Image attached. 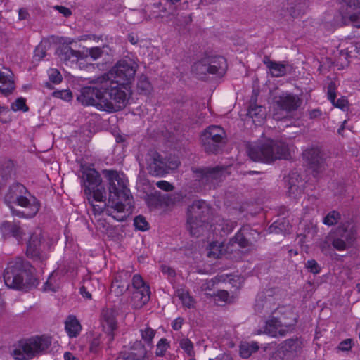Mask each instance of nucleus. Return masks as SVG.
I'll use <instances>...</instances> for the list:
<instances>
[{"instance_id": "393cba45", "label": "nucleus", "mask_w": 360, "mask_h": 360, "mask_svg": "<svg viewBox=\"0 0 360 360\" xmlns=\"http://www.w3.org/2000/svg\"><path fill=\"white\" fill-rule=\"evenodd\" d=\"M335 90L336 88L335 84L330 83L328 86V98L332 103L333 105L342 110H345L347 107V99L345 96H341L336 101Z\"/></svg>"}, {"instance_id": "ddd939ff", "label": "nucleus", "mask_w": 360, "mask_h": 360, "mask_svg": "<svg viewBox=\"0 0 360 360\" xmlns=\"http://www.w3.org/2000/svg\"><path fill=\"white\" fill-rule=\"evenodd\" d=\"M357 236L354 226H347L339 229V236L333 241V246L339 251H342L352 247Z\"/></svg>"}, {"instance_id": "864d4df0", "label": "nucleus", "mask_w": 360, "mask_h": 360, "mask_svg": "<svg viewBox=\"0 0 360 360\" xmlns=\"http://www.w3.org/2000/svg\"><path fill=\"white\" fill-rule=\"evenodd\" d=\"M233 243H237L240 248H245L249 245V243L245 238V236L242 231L238 232L233 239Z\"/></svg>"}, {"instance_id": "f8f14e48", "label": "nucleus", "mask_w": 360, "mask_h": 360, "mask_svg": "<svg viewBox=\"0 0 360 360\" xmlns=\"http://www.w3.org/2000/svg\"><path fill=\"white\" fill-rule=\"evenodd\" d=\"M195 178L203 184H211L215 186L228 174L221 167L199 169L194 171Z\"/></svg>"}, {"instance_id": "a878e982", "label": "nucleus", "mask_w": 360, "mask_h": 360, "mask_svg": "<svg viewBox=\"0 0 360 360\" xmlns=\"http://www.w3.org/2000/svg\"><path fill=\"white\" fill-rule=\"evenodd\" d=\"M65 328L67 333L70 338L76 337L82 329L79 321L73 315H70L67 318L65 322Z\"/></svg>"}, {"instance_id": "774afa93", "label": "nucleus", "mask_w": 360, "mask_h": 360, "mask_svg": "<svg viewBox=\"0 0 360 360\" xmlns=\"http://www.w3.org/2000/svg\"><path fill=\"white\" fill-rule=\"evenodd\" d=\"M98 346V342L97 340H94L91 346V350L93 352H96V347Z\"/></svg>"}, {"instance_id": "13d9d810", "label": "nucleus", "mask_w": 360, "mask_h": 360, "mask_svg": "<svg viewBox=\"0 0 360 360\" xmlns=\"http://www.w3.org/2000/svg\"><path fill=\"white\" fill-rule=\"evenodd\" d=\"M352 347V340L350 339H347L342 342H341L339 345V349L342 351H348Z\"/></svg>"}, {"instance_id": "7c9ffc66", "label": "nucleus", "mask_w": 360, "mask_h": 360, "mask_svg": "<svg viewBox=\"0 0 360 360\" xmlns=\"http://www.w3.org/2000/svg\"><path fill=\"white\" fill-rule=\"evenodd\" d=\"M226 252L224 243L214 242L210 244L207 249V257L210 258H219Z\"/></svg>"}, {"instance_id": "5701e85b", "label": "nucleus", "mask_w": 360, "mask_h": 360, "mask_svg": "<svg viewBox=\"0 0 360 360\" xmlns=\"http://www.w3.org/2000/svg\"><path fill=\"white\" fill-rule=\"evenodd\" d=\"M0 231L4 238L13 236L18 240L22 238V231L21 228L8 221H4L1 224Z\"/></svg>"}, {"instance_id": "1a4fd4ad", "label": "nucleus", "mask_w": 360, "mask_h": 360, "mask_svg": "<svg viewBox=\"0 0 360 360\" xmlns=\"http://www.w3.org/2000/svg\"><path fill=\"white\" fill-rule=\"evenodd\" d=\"M146 169L150 174L155 176H161L168 172L169 169H175L179 165V162H169L167 165L160 155L155 151L150 150L146 156Z\"/></svg>"}, {"instance_id": "c9c22d12", "label": "nucleus", "mask_w": 360, "mask_h": 360, "mask_svg": "<svg viewBox=\"0 0 360 360\" xmlns=\"http://www.w3.org/2000/svg\"><path fill=\"white\" fill-rule=\"evenodd\" d=\"M179 347L184 351L188 356L193 357L195 354L193 342L188 338H181L179 340Z\"/></svg>"}, {"instance_id": "cd10ccee", "label": "nucleus", "mask_w": 360, "mask_h": 360, "mask_svg": "<svg viewBox=\"0 0 360 360\" xmlns=\"http://www.w3.org/2000/svg\"><path fill=\"white\" fill-rule=\"evenodd\" d=\"M304 156L310 162L311 167L316 165L322 166L323 164L322 153L318 148H312L305 150Z\"/></svg>"}, {"instance_id": "20e7f679", "label": "nucleus", "mask_w": 360, "mask_h": 360, "mask_svg": "<svg viewBox=\"0 0 360 360\" xmlns=\"http://www.w3.org/2000/svg\"><path fill=\"white\" fill-rule=\"evenodd\" d=\"M248 155L253 161L270 163L278 159H287L290 149L283 142L265 139L250 146Z\"/></svg>"}, {"instance_id": "bf43d9fd", "label": "nucleus", "mask_w": 360, "mask_h": 360, "mask_svg": "<svg viewBox=\"0 0 360 360\" xmlns=\"http://www.w3.org/2000/svg\"><path fill=\"white\" fill-rule=\"evenodd\" d=\"M161 271L165 275H167L169 277H174L175 276L174 269L168 266L162 265Z\"/></svg>"}, {"instance_id": "0eeeda50", "label": "nucleus", "mask_w": 360, "mask_h": 360, "mask_svg": "<svg viewBox=\"0 0 360 360\" xmlns=\"http://www.w3.org/2000/svg\"><path fill=\"white\" fill-rule=\"evenodd\" d=\"M210 212V207L203 200H195L188 207L187 224L192 235L198 236L205 231H208L206 220Z\"/></svg>"}, {"instance_id": "2eb2a0df", "label": "nucleus", "mask_w": 360, "mask_h": 360, "mask_svg": "<svg viewBox=\"0 0 360 360\" xmlns=\"http://www.w3.org/2000/svg\"><path fill=\"white\" fill-rule=\"evenodd\" d=\"M340 56H344V60H340L341 68L347 67L349 63V58L360 57V42L346 41L342 44Z\"/></svg>"}, {"instance_id": "c756f323", "label": "nucleus", "mask_w": 360, "mask_h": 360, "mask_svg": "<svg viewBox=\"0 0 360 360\" xmlns=\"http://www.w3.org/2000/svg\"><path fill=\"white\" fill-rule=\"evenodd\" d=\"M58 56L60 60L64 61H67L70 60L71 58H75L79 63L80 66L84 59L82 57V54L79 51H75L68 46H65L63 49H60L58 52Z\"/></svg>"}, {"instance_id": "6e6d98bb", "label": "nucleus", "mask_w": 360, "mask_h": 360, "mask_svg": "<svg viewBox=\"0 0 360 360\" xmlns=\"http://www.w3.org/2000/svg\"><path fill=\"white\" fill-rule=\"evenodd\" d=\"M156 186L163 190V191H170L172 190H173L174 187L173 186L169 183L168 181H159L156 183Z\"/></svg>"}, {"instance_id": "2f4dec72", "label": "nucleus", "mask_w": 360, "mask_h": 360, "mask_svg": "<svg viewBox=\"0 0 360 360\" xmlns=\"http://www.w3.org/2000/svg\"><path fill=\"white\" fill-rule=\"evenodd\" d=\"M176 293L184 307L188 309L195 307L196 302L189 294L188 290L185 289H178Z\"/></svg>"}, {"instance_id": "e433bc0d", "label": "nucleus", "mask_w": 360, "mask_h": 360, "mask_svg": "<svg viewBox=\"0 0 360 360\" xmlns=\"http://www.w3.org/2000/svg\"><path fill=\"white\" fill-rule=\"evenodd\" d=\"M342 7L340 11L360 10V0H340Z\"/></svg>"}, {"instance_id": "4be33fe9", "label": "nucleus", "mask_w": 360, "mask_h": 360, "mask_svg": "<svg viewBox=\"0 0 360 360\" xmlns=\"http://www.w3.org/2000/svg\"><path fill=\"white\" fill-rule=\"evenodd\" d=\"M247 115L257 125L263 123L266 118V112L263 106L252 104L249 107Z\"/></svg>"}, {"instance_id": "412c9836", "label": "nucleus", "mask_w": 360, "mask_h": 360, "mask_svg": "<svg viewBox=\"0 0 360 360\" xmlns=\"http://www.w3.org/2000/svg\"><path fill=\"white\" fill-rule=\"evenodd\" d=\"M150 295L149 287H145L141 290H134L131 300L132 307L136 309L143 307L149 301Z\"/></svg>"}, {"instance_id": "aec40b11", "label": "nucleus", "mask_w": 360, "mask_h": 360, "mask_svg": "<svg viewBox=\"0 0 360 360\" xmlns=\"http://www.w3.org/2000/svg\"><path fill=\"white\" fill-rule=\"evenodd\" d=\"M101 324L104 330L108 333V342H112L114 339L112 333L117 326V322L112 310L107 309L103 311Z\"/></svg>"}, {"instance_id": "6e6552de", "label": "nucleus", "mask_w": 360, "mask_h": 360, "mask_svg": "<svg viewBox=\"0 0 360 360\" xmlns=\"http://www.w3.org/2000/svg\"><path fill=\"white\" fill-rule=\"evenodd\" d=\"M25 188L21 184H17L11 188L9 194L6 195V200L13 201L20 205L24 210L22 211L17 210L11 207V212L13 215L22 218H30L35 216L39 210V204L34 197L27 198L18 193H22Z\"/></svg>"}, {"instance_id": "c03bdc74", "label": "nucleus", "mask_w": 360, "mask_h": 360, "mask_svg": "<svg viewBox=\"0 0 360 360\" xmlns=\"http://www.w3.org/2000/svg\"><path fill=\"white\" fill-rule=\"evenodd\" d=\"M53 96L65 101H71L73 97L72 92L69 89L55 91L53 92Z\"/></svg>"}, {"instance_id": "5fc2aeb1", "label": "nucleus", "mask_w": 360, "mask_h": 360, "mask_svg": "<svg viewBox=\"0 0 360 360\" xmlns=\"http://www.w3.org/2000/svg\"><path fill=\"white\" fill-rule=\"evenodd\" d=\"M305 266L313 274H319L320 272V266L314 259L308 260Z\"/></svg>"}, {"instance_id": "680f3d73", "label": "nucleus", "mask_w": 360, "mask_h": 360, "mask_svg": "<svg viewBox=\"0 0 360 360\" xmlns=\"http://www.w3.org/2000/svg\"><path fill=\"white\" fill-rule=\"evenodd\" d=\"M182 324L183 319L181 318H177L173 321L172 327L174 330H178L181 328Z\"/></svg>"}, {"instance_id": "473e14b6", "label": "nucleus", "mask_w": 360, "mask_h": 360, "mask_svg": "<svg viewBox=\"0 0 360 360\" xmlns=\"http://www.w3.org/2000/svg\"><path fill=\"white\" fill-rule=\"evenodd\" d=\"M208 62L209 58L204 57L200 60L194 63L192 67V71L200 77L210 73Z\"/></svg>"}, {"instance_id": "f257e3e1", "label": "nucleus", "mask_w": 360, "mask_h": 360, "mask_svg": "<svg viewBox=\"0 0 360 360\" xmlns=\"http://www.w3.org/2000/svg\"><path fill=\"white\" fill-rule=\"evenodd\" d=\"M136 64L129 59L119 61L108 72L90 82L91 86L81 89L77 101L108 112L123 109L129 94V82L134 77Z\"/></svg>"}, {"instance_id": "c85d7f7f", "label": "nucleus", "mask_w": 360, "mask_h": 360, "mask_svg": "<svg viewBox=\"0 0 360 360\" xmlns=\"http://www.w3.org/2000/svg\"><path fill=\"white\" fill-rule=\"evenodd\" d=\"M208 67L210 74H216L220 70H224L226 66V60L221 56H208Z\"/></svg>"}, {"instance_id": "f03ea898", "label": "nucleus", "mask_w": 360, "mask_h": 360, "mask_svg": "<svg viewBox=\"0 0 360 360\" xmlns=\"http://www.w3.org/2000/svg\"><path fill=\"white\" fill-rule=\"evenodd\" d=\"M103 174L108 182V205L113 209L112 217L125 220L131 213L132 196L127 187V179L122 172L105 169Z\"/></svg>"}, {"instance_id": "a211bd4d", "label": "nucleus", "mask_w": 360, "mask_h": 360, "mask_svg": "<svg viewBox=\"0 0 360 360\" xmlns=\"http://www.w3.org/2000/svg\"><path fill=\"white\" fill-rule=\"evenodd\" d=\"M340 20H337L339 26L352 24L354 27L360 28V10L353 11H340Z\"/></svg>"}, {"instance_id": "e2e57ef3", "label": "nucleus", "mask_w": 360, "mask_h": 360, "mask_svg": "<svg viewBox=\"0 0 360 360\" xmlns=\"http://www.w3.org/2000/svg\"><path fill=\"white\" fill-rule=\"evenodd\" d=\"M80 293L85 298H87V299L91 298V293L86 290V289L84 286H83L80 288Z\"/></svg>"}, {"instance_id": "69168bd1", "label": "nucleus", "mask_w": 360, "mask_h": 360, "mask_svg": "<svg viewBox=\"0 0 360 360\" xmlns=\"http://www.w3.org/2000/svg\"><path fill=\"white\" fill-rule=\"evenodd\" d=\"M28 15V13L25 9H20L19 10V18L20 20L26 19Z\"/></svg>"}, {"instance_id": "de8ad7c7", "label": "nucleus", "mask_w": 360, "mask_h": 360, "mask_svg": "<svg viewBox=\"0 0 360 360\" xmlns=\"http://www.w3.org/2000/svg\"><path fill=\"white\" fill-rule=\"evenodd\" d=\"M132 285L134 290H141L145 287H149L143 281L142 277L139 274H135L132 278Z\"/></svg>"}, {"instance_id": "4d7b16f0", "label": "nucleus", "mask_w": 360, "mask_h": 360, "mask_svg": "<svg viewBox=\"0 0 360 360\" xmlns=\"http://www.w3.org/2000/svg\"><path fill=\"white\" fill-rule=\"evenodd\" d=\"M53 8L58 11L60 13H61L65 17H68L72 14L71 11L65 6H55Z\"/></svg>"}, {"instance_id": "9b49d317", "label": "nucleus", "mask_w": 360, "mask_h": 360, "mask_svg": "<svg viewBox=\"0 0 360 360\" xmlns=\"http://www.w3.org/2000/svg\"><path fill=\"white\" fill-rule=\"evenodd\" d=\"M224 137L225 131L221 127L212 125L202 133L200 139L206 151L214 153L217 150L218 144L223 141Z\"/></svg>"}, {"instance_id": "bb28decb", "label": "nucleus", "mask_w": 360, "mask_h": 360, "mask_svg": "<svg viewBox=\"0 0 360 360\" xmlns=\"http://www.w3.org/2000/svg\"><path fill=\"white\" fill-rule=\"evenodd\" d=\"M123 277H127V274H124V275L116 276L112 283L111 292L115 295H121L128 289L129 283L127 280L123 279Z\"/></svg>"}, {"instance_id": "423d86ee", "label": "nucleus", "mask_w": 360, "mask_h": 360, "mask_svg": "<svg viewBox=\"0 0 360 360\" xmlns=\"http://www.w3.org/2000/svg\"><path fill=\"white\" fill-rule=\"evenodd\" d=\"M51 340L47 336H36L22 340L12 350L13 356L18 360H28L41 354L49 349Z\"/></svg>"}, {"instance_id": "dca6fc26", "label": "nucleus", "mask_w": 360, "mask_h": 360, "mask_svg": "<svg viewBox=\"0 0 360 360\" xmlns=\"http://www.w3.org/2000/svg\"><path fill=\"white\" fill-rule=\"evenodd\" d=\"M302 348V342L301 340L298 338L289 339L282 343L279 353L282 354L286 360H290L301 352Z\"/></svg>"}, {"instance_id": "338daca9", "label": "nucleus", "mask_w": 360, "mask_h": 360, "mask_svg": "<svg viewBox=\"0 0 360 360\" xmlns=\"http://www.w3.org/2000/svg\"><path fill=\"white\" fill-rule=\"evenodd\" d=\"M64 360H77L76 358L70 352L64 354Z\"/></svg>"}, {"instance_id": "b1692460", "label": "nucleus", "mask_w": 360, "mask_h": 360, "mask_svg": "<svg viewBox=\"0 0 360 360\" xmlns=\"http://www.w3.org/2000/svg\"><path fill=\"white\" fill-rule=\"evenodd\" d=\"M264 63L269 68L273 77H282L285 75L287 72V65L285 63L272 61L269 58H264Z\"/></svg>"}, {"instance_id": "8fccbe9b", "label": "nucleus", "mask_w": 360, "mask_h": 360, "mask_svg": "<svg viewBox=\"0 0 360 360\" xmlns=\"http://www.w3.org/2000/svg\"><path fill=\"white\" fill-rule=\"evenodd\" d=\"M134 224L136 229L144 231L148 229V224L144 217H136L134 220Z\"/></svg>"}, {"instance_id": "a18cd8bd", "label": "nucleus", "mask_w": 360, "mask_h": 360, "mask_svg": "<svg viewBox=\"0 0 360 360\" xmlns=\"http://www.w3.org/2000/svg\"><path fill=\"white\" fill-rule=\"evenodd\" d=\"M58 288L59 285L52 276L49 278L44 285V291L45 292H56Z\"/></svg>"}, {"instance_id": "ea45409f", "label": "nucleus", "mask_w": 360, "mask_h": 360, "mask_svg": "<svg viewBox=\"0 0 360 360\" xmlns=\"http://www.w3.org/2000/svg\"><path fill=\"white\" fill-rule=\"evenodd\" d=\"M137 86L139 89L145 94H149L152 90V86L148 79L144 76L139 78Z\"/></svg>"}, {"instance_id": "72a5a7b5", "label": "nucleus", "mask_w": 360, "mask_h": 360, "mask_svg": "<svg viewBox=\"0 0 360 360\" xmlns=\"http://www.w3.org/2000/svg\"><path fill=\"white\" fill-rule=\"evenodd\" d=\"M235 296L230 295L226 290H219L214 295V301L219 305L231 303L235 300Z\"/></svg>"}, {"instance_id": "49530a36", "label": "nucleus", "mask_w": 360, "mask_h": 360, "mask_svg": "<svg viewBox=\"0 0 360 360\" xmlns=\"http://www.w3.org/2000/svg\"><path fill=\"white\" fill-rule=\"evenodd\" d=\"M169 347V345L167 340L165 338H161L157 344L156 354L160 356H163Z\"/></svg>"}, {"instance_id": "f3484780", "label": "nucleus", "mask_w": 360, "mask_h": 360, "mask_svg": "<svg viewBox=\"0 0 360 360\" xmlns=\"http://www.w3.org/2000/svg\"><path fill=\"white\" fill-rule=\"evenodd\" d=\"M15 88L13 72L8 68H4L0 70V92L7 96L12 94Z\"/></svg>"}, {"instance_id": "603ef678", "label": "nucleus", "mask_w": 360, "mask_h": 360, "mask_svg": "<svg viewBox=\"0 0 360 360\" xmlns=\"http://www.w3.org/2000/svg\"><path fill=\"white\" fill-rule=\"evenodd\" d=\"M11 121V116L9 109L4 105H0V122L8 123Z\"/></svg>"}, {"instance_id": "052dcab7", "label": "nucleus", "mask_w": 360, "mask_h": 360, "mask_svg": "<svg viewBox=\"0 0 360 360\" xmlns=\"http://www.w3.org/2000/svg\"><path fill=\"white\" fill-rule=\"evenodd\" d=\"M215 285V281L212 279V280H210V281H205L200 288H201V290L202 291H207V290H211Z\"/></svg>"}, {"instance_id": "a19ab883", "label": "nucleus", "mask_w": 360, "mask_h": 360, "mask_svg": "<svg viewBox=\"0 0 360 360\" xmlns=\"http://www.w3.org/2000/svg\"><path fill=\"white\" fill-rule=\"evenodd\" d=\"M11 109L16 112L22 110L23 112L28 111V107L26 105V100L23 98H17L11 105Z\"/></svg>"}, {"instance_id": "37998d69", "label": "nucleus", "mask_w": 360, "mask_h": 360, "mask_svg": "<svg viewBox=\"0 0 360 360\" xmlns=\"http://www.w3.org/2000/svg\"><path fill=\"white\" fill-rule=\"evenodd\" d=\"M302 193V188L300 185L295 184V180L292 179L289 182L288 194L293 198H297Z\"/></svg>"}, {"instance_id": "7ed1b4c3", "label": "nucleus", "mask_w": 360, "mask_h": 360, "mask_svg": "<svg viewBox=\"0 0 360 360\" xmlns=\"http://www.w3.org/2000/svg\"><path fill=\"white\" fill-rule=\"evenodd\" d=\"M81 185L85 198L93 207L95 213H101L102 209L94 205V202H104L106 200V192L102 185V179L99 173L93 165L81 164Z\"/></svg>"}, {"instance_id": "0e129e2a", "label": "nucleus", "mask_w": 360, "mask_h": 360, "mask_svg": "<svg viewBox=\"0 0 360 360\" xmlns=\"http://www.w3.org/2000/svg\"><path fill=\"white\" fill-rule=\"evenodd\" d=\"M167 198L168 200L167 202V205L174 204L175 200L179 198V195L178 194L173 195L172 196L167 195Z\"/></svg>"}, {"instance_id": "6ab92c4d", "label": "nucleus", "mask_w": 360, "mask_h": 360, "mask_svg": "<svg viewBox=\"0 0 360 360\" xmlns=\"http://www.w3.org/2000/svg\"><path fill=\"white\" fill-rule=\"evenodd\" d=\"M276 103L278 107L286 111L294 110L300 105L298 97L288 93H283L276 100Z\"/></svg>"}, {"instance_id": "09e8293b", "label": "nucleus", "mask_w": 360, "mask_h": 360, "mask_svg": "<svg viewBox=\"0 0 360 360\" xmlns=\"http://www.w3.org/2000/svg\"><path fill=\"white\" fill-rule=\"evenodd\" d=\"M82 54L85 55L86 57L89 55L93 60H96L101 56L102 51L99 47H93L91 49H86Z\"/></svg>"}, {"instance_id": "9d476101", "label": "nucleus", "mask_w": 360, "mask_h": 360, "mask_svg": "<svg viewBox=\"0 0 360 360\" xmlns=\"http://www.w3.org/2000/svg\"><path fill=\"white\" fill-rule=\"evenodd\" d=\"M285 311L292 315V317L287 321L285 316H282L279 319L272 318L266 323L265 332L272 337L283 336L287 332L292 329V326L296 321V319L292 314L291 309L288 308Z\"/></svg>"}, {"instance_id": "79ce46f5", "label": "nucleus", "mask_w": 360, "mask_h": 360, "mask_svg": "<svg viewBox=\"0 0 360 360\" xmlns=\"http://www.w3.org/2000/svg\"><path fill=\"white\" fill-rule=\"evenodd\" d=\"M2 174L6 176H11L15 172V164L11 160H5L1 165Z\"/></svg>"}, {"instance_id": "58836bf2", "label": "nucleus", "mask_w": 360, "mask_h": 360, "mask_svg": "<svg viewBox=\"0 0 360 360\" xmlns=\"http://www.w3.org/2000/svg\"><path fill=\"white\" fill-rule=\"evenodd\" d=\"M340 219V214L338 212L331 211L323 219V224L328 226H333L338 223Z\"/></svg>"}, {"instance_id": "4468645a", "label": "nucleus", "mask_w": 360, "mask_h": 360, "mask_svg": "<svg viewBox=\"0 0 360 360\" xmlns=\"http://www.w3.org/2000/svg\"><path fill=\"white\" fill-rule=\"evenodd\" d=\"M47 247L48 245L44 240L41 230L37 229L30 236L27 248V255L31 257H36L39 255L41 250Z\"/></svg>"}, {"instance_id": "4c0bfd02", "label": "nucleus", "mask_w": 360, "mask_h": 360, "mask_svg": "<svg viewBox=\"0 0 360 360\" xmlns=\"http://www.w3.org/2000/svg\"><path fill=\"white\" fill-rule=\"evenodd\" d=\"M142 340L149 345H152L153 339L155 335V331L150 327H146L140 330Z\"/></svg>"}, {"instance_id": "39448f33", "label": "nucleus", "mask_w": 360, "mask_h": 360, "mask_svg": "<svg viewBox=\"0 0 360 360\" xmlns=\"http://www.w3.org/2000/svg\"><path fill=\"white\" fill-rule=\"evenodd\" d=\"M27 267L21 259L9 262L4 274L5 284L11 288L25 290L37 286L38 281Z\"/></svg>"}, {"instance_id": "f704fd0d", "label": "nucleus", "mask_w": 360, "mask_h": 360, "mask_svg": "<svg viewBox=\"0 0 360 360\" xmlns=\"http://www.w3.org/2000/svg\"><path fill=\"white\" fill-rule=\"evenodd\" d=\"M258 349V346L256 342L251 343H242L240 346V355L244 359H247L250 355L256 352Z\"/></svg>"}, {"instance_id": "3c124183", "label": "nucleus", "mask_w": 360, "mask_h": 360, "mask_svg": "<svg viewBox=\"0 0 360 360\" xmlns=\"http://www.w3.org/2000/svg\"><path fill=\"white\" fill-rule=\"evenodd\" d=\"M49 80L54 84H59L62 81V76L60 72L56 68H51L48 70Z\"/></svg>"}]
</instances>
